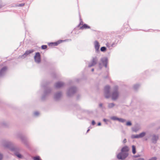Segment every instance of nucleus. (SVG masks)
I'll list each match as a JSON object with an SVG mask.
<instances>
[{
  "mask_svg": "<svg viewBox=\"0 0 160 160\" xmlns=\"http://www.w3.org/2000/svg\"><path fill=\"white\" fill-rule=\"evenodd\" d=\"M33 159L34 160H41L40 158V157L39 156H37L36 157H34Z\"/></svg>",
  "mask_w": 160,
  "mask_h": 160,
  "instance_id": "obj_25",
  "label": "nucleus"
},
{
  "mask_svg": "<svg viewBox=\"0 0 160 160\" xmlns=\"http://www.w3.org/2000/svg\"><path fill=\"white\" fill-rule=\"evenodd\" d=\"M132 152L133 154H135L136 152L135 146L134 145H132Z\"/></svg>",
  "mask_w": 160,
  "mask_h": 160,
  "instance_id": "obj_22",
  "label": "nucleus"
},
{
  "mask_svg": "<svg viewBox=\"0 0 160 160\" xmlns=\"http://www.w3.org/2000/svg\"><path fill=\"white\" fill-rule=\"evenodd\" d=\"M115 105V104L113 103H108V107L109 109L112 108Z\"/></svg>",
  "mask_w": 160,
  "mask_h": 160,
  "instance_id": "obj_18",
  "label": "nucleus"
},
{
  "mask_svg": "<svg viewBox=\"0 0 160 160\" xmlns=\"http://www.w3.org/2000/svg\"><path fill=\"white\" fill-rule=\"evenodd\" d=\"M51 91V89L50 88L48 87H47L44 92V94L42 97V99H44L45 97L49 94L50 92Z\"/></svg>",
  "mask_w": 160,
  "mask_h": 160,
  "instance_id": "obj_9",
  "label": "nucleus"
},
{
  "mask_svg": "<svg viewBox=\"0 0 160 160\" xmlns=\"http://www.w3.org/2000/svg\"><path fill=\"white\" fill-rule=\"evenodd\" d=\"M33 52V50H27L26 51L25 53L22 56V57H23L24 58V57H26L27 55H28V54L32 53Z\"/></svg>",
  "mask_w": 160,
  "mask_h": 160,
  "instance_id": "obj_15",
  "label": "nucleus"
},
{
  "mask_svg": "<svg viewBox=\"0 0 160 160\" xmlns=\"http://www.w3.org/2000/svg\"><path fill=\"white\" fill-rule=\"evenodd\" d=\"M89 131V129H88V130H87V132H88Z\"/></svg>",
  "mask_w": 160,
  "mask_h": 160,
  "instance_id": "obj_45",
  "label": "nucleus"
},
{
  "mask_svg": "<svg viewBox=\"0 0 160 160\" xmlns=\"http://www.w3.org/2000/svg\"><path fill=\"white\" fill-rule=\"evenodd\" d=\"M94 47L96 52H98L99 51V48L100 47V45L99 42L97 41H95L94 43Z\"/></svg>",
  "mask_w": 160,
  "mask_h": 160,
  "instance_id": "obj_10",
  "label": "nucleus"
},
{
  "mask_svg": "<svg viewBox=\"0 0 160 160\" xmlns=\"http://www.w3.org/2000/svg\"><path fill=\"white\" fill-rule=\"evenodd\" d=\"M139 85L138 84L135 85L133 86V88L135 90H137L139 87Z\"/></svg>",
  "mask_w": 160,
  "mask_h": 160,
  "instance_id": "obj_24",
  "label": "nucleus"
},
{
  "mask_svg": "<svg viewBox=\"0 0 160 160\" xmlns=\"http://www.w3.org/2000/svg\"><path fill=\"white\" fill-rule=\"evenodd\" d=\"M136 160H144V159L143 158H139Z\"/></svg>",
  "mask_w": 160,
  "mask_h": 160,
  "instance_id": "obj_40",
  "label": "nucleus"
},
{
  "mask_svg": "<svg viewBox=\"0 0 160 160\" xmlns=\"http://www.w3.org/2000/svg\"><path fill=\"white\" fill-rule=\"evenodd\" d=\"M92 125H94L95 124V122L94 121L92 120Z\"/></svg>",
  "mask_w": 160,
  "mask_h": 160,
  "instance_id": "obj_36",
  "label": "nucleus"
},
{
  "mask_svg": "<svg viewBox=\"0 0 160 160\" xmlns=\"http://www.w3.org/2000/svg\"><path fill=\"white\" fill-rule=\"evenodd\" d=\"M64 85V83L62 82H57L55 84V86L56 88H59L62 87Z\"/></svg>",
  "mask_w": 160,
  "mask_h": 160,
  "instance_id": "obj_12",
  "label": "nucleus"
},
{
  "mask_svg": "<svg viewBox=\"0 0 160 160\" xmlns=\"http://www.w3.org/2000/svg\"><path fill=\"white\" fill-rule=\"evenodd\" d=\"M62 41H63L62 40H60L58 42V43H57V42L56 43V45H58V44L62 42Z\"/></svg>",
  "mask_w": 160,
  "mask_h": 160,
  "instance_id": "obj_34",
  "label": "nucleus"
},
{
  "mask_svg": "<svg viewBox=\"0 0 160 160\" xmlns=\"http://www.w3.org/2000/svg\"><path fill=\"white\" fill-rule=\"evenodd\" d=\"M97 61L98 59L96 57L93 58L92 61L89 64L88 67H91L94 66L97 64Z\"/></svg>",
  "mask_w": 160,
  "mask_h": 160,
  "instance_id": "obj_8",
  "label": "nucleus"
},
{
  "mask_svg": "<svg viewBox=\"0 0 160 160\" xmlns=\"http://www.w3.org/2000/svg\"><path fill=\"white\" fill-rule=\"evenodd\" d=\"M3 158V154L0 152V160H2Z\"/></svg>",
  "mask_w": 160,
  "mask_h": 160,
  "instance_id": "obj_28",
  "label": "nucleus"
},
{
  "mask_svg": "<svg viewBox=\"0 0 160 160\" xmlns=\"http://www.w3.org/2000/svg\"><path fill=\"white\" fill-rule=\"evenodd\" d=\"M135 138H140V137H139V134H137V135H135Z\"/></svg>",
  "mask_w": 160,
  "mask_h": 160,
  "instance_id": "obj_33",
  "label": "nucleus"
},
{
  "mask_svg": "<svg viewBox=\"0 0 160 160\" xmlns=\"http://www.w3.org/2000/svg\"><path fill=\"white\" fill-rule=\"evenodd\" d=\"M157 158L156 157H154L151 158L148 160H156Z\"/></svg>",
  "mask_w": 160,
  "mask_h": 160,
  "instance_id": "obj_32",
  "label": "nucleus"
},
{
  "mask_svg": "<svg viewBox=\"0 0 160 160\" xmlns=\"http://www.w3.org/2000/svg\"><path fill=\"white\" fill-rule=\"evenodd\" d=\"M140 128L138 127H136L135 128H132V131L135 132H137L140 129Z\"/></svg>",
  "mask_w": 160,
  "mask_h": 160,
  "instance_id": "obj_20",
  "label": "nucleus"
},
{
  "mask_svg": "<svg viewBox=\"0 0 160 160\" xmlns=\"http://www.w3.org/2000/svg\"><path fill=\"white\" fill-rule=\"evenodd\" d=\"M132 125V123L130 121L126 123V125L127 126H131Z\"/></svg>",
  "mask_w": 160,
  "mask_h": 160,
  "instance_id": "obj_29",
  "label": "nucleus"
},
{
  "mask_svg": "<svg viewBox=\"0 0 160 160\" xmlns=\"http://www.w3.org/2000/svg\"><path fill=\"white\" fill-rule=\"evenodd\" d=\"M159 139L158 135L153 134L152 136L151 141L153 143L156 144Z\"/></svg>",
  "mask_w": 160,
  "mask_h": 160,
  "instance_id": "obj_7",
  "label": "nucleus"
},
{
  "mask_svg": "<svg viewBox=\"0 0 160 160\" xmlns=\"http://www.w3.org/2000/svg\"><path fill=\"white\" fill-rule=\"evenodd\" d=\"M77 90V89L76 87H71L68 90L67 95L68 96H71L76 92Z\"/></svg>",
  "mask_w": 160,
  "mask_h": 160,
  "instance_id": "obj_3",
  "label": "nucleus"
},
{
  "mask_svg": "<svg viewBox=\"0 0 160 160\" xmlns=\"http://www.w3.org/2000/svg\"><path fill=\"white\" fill-rule=\"evenodd\" d=\"M101 60L105 68H107L108 63V59L106 57L102 58Z\"/></svg>",
  "mask_w": 160,
  "mask_h": 160,
  "instance_id": "obj_11",
  "label": "nucleus"
},
{
  "mask_svg": "<svg viewBox=\"0 0 160 160\" xmlns=\"http://www.w3.org/2000/svg\"><path fill=\"white\" fill-rule=\"evenodd\" d=\"M98 126H100L101 125V123L100 122H98Z\"/></svg>",
  "mask_w": 160,
  "mask_h": 160,
  "instance_id": "obj_42",
  "label": "nucleus"
},
{
  "mask_svg": "<svg viewBox=\"0 0 160 160\" xmlns=\"http://www.w3.org/2000/svg\"><path fill=\"white\" fill-rule=\"evenodd\" d=\"M62 93L61 92H58L55 93L54 95V99L58 101L61 98L62 96Z\"/></svg>",
  "mask_w": 160,
  "mask_h": 160,
  "instance_id": "obj_6",
  "label": "nucleus"
},
{
  "mask_svg": "<svg viewBox=\"0 0 160 160\" xmlns=\"http://www.w3.org/2000/svg\"><path fill=\"white\" fill-rule=\"evenodd\" d=\"M101 63H99V67L100 68V69L101 68Z\"/></svg>",
  "mask_w": 160,
  "mask_h": 160,
  "instance_id": "obj_43",
  "label": "nucleus"
},
{
  "mask_svg": "<svg viewBox=\"0 0 160 160\" xmlns=\"http://www.w3.org/2000/svg\"><path fill=\"white\" fill-rule=\"evenodd\" d=\"M128 152H124L121 151V152L117 155V158L119 159H124L128 155Z\"/></svg>",
  "mask_w": 160,
  "mask_h": 160,
  "instance_id": "obj_4",
  "label": "nucleus"
},
{
  "mask_svg": "<svg viewBox=\"0 0 160 160\" xmlns=\"http://www.w3.org/2000/svg\"><path fill=\"white\" fill-rule=\"evenodd\" d=\"M129 150L128 147L127 146L124 147L121 149V151L124 152H128Z\"/></svg>",
  "mask_w": 160,
  "mask_h": 160,
  "instance_id": "obj_16",
  "label": "nucleus"
},
{
  "mask_svg": "<svg viewBox=\"0 0 160 160\" xmlns=\"http://www.w3.org/2000/svg\"><path fill=\"white\" fill-rule=\"evenodd\" d=\"M90 28L89 26H88L86 24H84L82 26L80 27V29H84L89 28Z\"/></svg>",
  "mask_w": 160,
  "mask_h": 160,
  "instance_id": "obj_19",
  "label": "nucleus"
},
{
  "mask_svg": "<svg viewBox=\"0 0 160 160\" xmlns=\"http://www.w3.org/2000/svg\"><path fill=\"white\" fill-rule=\"evenodd\" d=\"M102 103H100L99 104V107H102Z\"/></svg>",
  "mask_w": 160,
  "mask_h": 160,
  "instance_id": "obj_39",
  "label": "nucleus"
},
{
  "mask_svg": "<svg viewBox=\"0 0 160 160\" xmlns=\"http://www.w3.org/2000/svg\"><path fill=\"white\" fill-rule=\"evenodd\" d=\"M135 135H132L131 136V138H135Z\"/></svg>",
  "mask_w": 160,
  "mask_h": 160,
  "instance_id": "obj_37",
  "label": "nucleus"
},
{
  "mask_svg": "<svg viewBox=\"0 0 160 160\" xmlns=\"http://www.w3.org/2000/svg\"><path fill=\"white\" fill-rule=\"evenodd\" d=\"M91 71H92V72H93V71H94V68H92V70H91Z\"/></svg>",
  "mask_w": 160,
  "mask_h": 160,
  "instance_id": "obj_44",
  "label": "nucleus"
},
{
  "mask_svg": "<svg viewBox=\"0 0 160 160\" xmlns=\"http://www.w3.org/2000/svg\"><path fill=\"white\" fill-rule=\"evenodd\" d=\"M110 87L109 86H106L104 89V95L105 97L108 98L111 96L113 100H117L119 96V93L118 91V87L115 86L112 91V94L110 92Z\"/></svg>",
  "mask_w": 160,
  "mask_h": 160,
  "instance_id": "obj_1",
  "label": "nucleus"
},
{
  "mask_svg": "<svg viewBox=\"0 0 160 160\" xmlns=\"http://www.w3.org/2000/svg\"><path fill=\"white\" fill-rule=\"evenodd\" d=\"M47 48V46L46 45H43L42 46L41 48L42 49H46Z\"/></svg>",
  "mask_w": 160,
  "mask_h": 160,
  "instance_id": "obj_30",
  "label": "nucleus"
},
{
  "mask_svg": "<svg viewBox=\"0 0 160 160\" xmlns=\"http://www.w3.org/2000/svg\"><path fill=\"white\" fill-rule=\"evenodd\" d=\"M7 68L5 67H3L0 71V76H3L5 73Z\"/></svg>",
  "mask_w": 160,
  "mask_h": 160,
  "instance_id": "obj_13",
  "label": "nucleus"
},
{
  "mask_svg": "<svg viewBox=\"0 0 160 160\" xmlns=\"http://www.w3.org/2000/svg\"><path fill=\"white\" fill-rule=\"evenodd\" d=\"M34 59L35 62L36 63H39L40 62V54L39 52H37L36 53V54L34 57Z\"/></svg>",
  "mask_w": 160,
  "mask_h": 160,
  "instance_id": "obj_5",
  "label": "nucleus"
},
{
  "mask_svg": "<svg viewBox=\"0 0 160 160\" xmlns=\"http://www.w3.org/2000/svg\"><path fill=\"white\" fill-rule=\"evenodd\" d=\"M111 119L113 120H118V118L117 117L115 116H113L111 117Z\"/></svg>",
  "mask_w": 160,
  "mask_h": 160,
  "instance_id": "obj_27",
  "label": "nucleus"
},
{
  "mask_svg": "<svg viewBox=\"0 0 160 160\" xmlns=\"http://www.w3.org/2000/svg\"><path fill=\"white\" fill-rule=\"evenodd\" d=\"M103 121L104 122H106L107 121V120L106 119H104Z\"/></svg>",
  "mask_w": 160,
  "mask_h": 160,
  "instance_id": "obj_41",
  "label": "nucleus"
},
{
  "mask_svg": "<svg viewBox=\"0 0 160 160\" xmlns=\"http://www.w3.org/2000/svg\"><path fill=\"white\" fill-rule=\"evenodd\" d=\"M25 4L24 3H21V4H20L18 6H20V7H22V6H24Z\"/></svg>",
  "mask_w": 160,
  "mask_h": 160,
  "instance_id": "obj_35",
  "label": "nucleus"
},
{
  "mask_svg": "<svg viewBox=\"0 0 160 160\" xmlns=\"http://www.w3.org/2000/svg\"><path fill=\"white\" fill-rule=\"evenodd\" d=\"M1 145L5 148L9 149L12 151H17L18 149L13 146V143L7 139L2 140L0 142Z\"/></svg>",
  "mask_w": 160,
  "mask_h": 160,
  "instance_id": "obj_2",
  "label": "nucleus"
},
{
  "mask_svg": "<svg viewBox=\"0 0 160 160\" xmlns=\"http://www.w3.org/2000/svg\"><path fill=\"white\" fill-rule=\"evenodd\" d=\"M100 50L102 52H105L106 50V48L105 47H102L101 48Z\"/></svg>",
  "mask_w": 160,
  "mask_h": 160,
  "instance_id": "obj_26",
  "label": "nucleus"
},
{
  "mask_svg": "<svg viewBox=\"0 0 160 160\" xmlns=\"http://www.w3.org/2000/svg\"><path fill=\"white\" fill-rule=\"evenodd\" d=\"M20 138L23 143L25 144L26 143L27 138L25 136H22L20 137Z\"/></svg>",
  "mask_w": 160,
  "mask_h": 160,
  "instance_id": "obj_17",
  "label": "nucleus"
},
{
  "mask_svg": "<svg viewBox=\"0 0 160 160\" xmlns=\"http://www.w3.org/2000/svg\"><path fill=\"white\" fill-rule=\"evenodd\" d=\"M118 121L120 122H124L126 121V120L123 118H118Z\"/></svg>",
  "mask_w": 160,
  "mask_h": 160,
  "instance_id": "obj_23",
  "label": "nucleus"
},
{
  "mask_svg": "<svg viewBox=\"0 0 160 160\" xmlns=\"http://www.w3.org/2000/svg\"><path fill=\"white\" fill-rule=\"evenodd\" d=\"M17 148L18 149V150L17 151H13L14 152V154L15 155L17 156L18 158H22V155L19 153L18 152L19 151V149Z\"/></svg>",
  "mask_w": 160,
  "mask_h": 160,
  "instance_id": "obj_14",
  "label": "nucleus"
},
{
  "mask_svg": "<svg viewBox=\"0 0 160 160\" xmlns=\"http://www.w3.org/2000/svg\"><path fill=\"white\" fill-rule=\"evenodd\" d=\"M39 114V113L38 112H35L34 113V115L35 116H37Z\"/></svg>",
  "mask_w": 160,
  "mask_h": 160,
  "instance_id": "obj_31",
  "label": "nucleus"
},
{
  "mask_svg": "<svg viewBox=\"0 0 160 160\" xmlns=\"http://www.w3.org/2000/svg\"><path fill=\"white\" fill-rule=\"evenodd\" d=\"M127 142V140L126 139H124L123 141V143H125V142Z\"/></svg>",
  "mask_w": 160,
  "mask_h": 160,
  "instance_id": "obj_38",
  "label": "nucleus"
},
{
  "mask_svg": "<svg viewBox=\"0 0 160 160\" xmlns=\"http://www.w3.org/2000/svg\"><path fill=\"white\" fill-rule=\"evenodd\" d=\"M146 133L145 132H142V133H140L139 134V136L140 138H142L144 137L146 135Z\"/></svg>",
  "mask_w": 160,
  "mask_h": 160,
  "instance_id": "obj_21",
  "label": "nucleus"
}]
</instances>
